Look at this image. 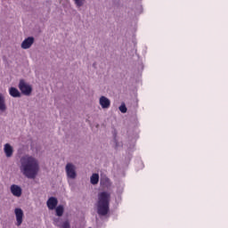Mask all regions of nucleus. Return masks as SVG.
Wrapping results in <instances>:
<instances>
[{"instance_id":"f257e3e1","label":"nucleus","mask_w":228,"mask_h":228,"mask_svg":"<svg viewBox=\"0 0 228 228\" xmlns=\"http://www.w3.org/2000/svg\"><path fill=\"white\" fill-rule=\"evenodd\" d=\"M20 170L28 179H35L40 170L38 160L33 156L25 155L20 159Z\"/></svg>"},{"instance_id":"f03ea898","label":"nucleus","mask_w":228,"mask_h":228,"mask_svg":"<svg viewBox=\"0 0 228 228\" xmlns=\"http://www.w3.org/2000/svg\"><path fill=\"white\" fill-rule=\"evenodd\" d=\"M111 200V194L108 191H102L98 193V200L95 204L96 213L100 216H108L110 213V202Z\"/></svg>"},{"instance_id":"7ed1b4c3","label":"nucleus","mask_w":228,"mask_h":228,"mask_svg":"<svg viewBox=\"0 0 228 228\" xmlns=\"http://www.w3.org/2000/svg\"><path fill=\"white\" fill-rule=\"evenodd\" d=\"M66 175L68 179H76L77 173L76 172V166L70 162L66 164L65 167Z\"/></svg>"},{"instance_id":"20e7f679","label":"nucleus","mask_w":228,"mask_h":228,"mask_svg":"<svg viewBox=\"0 0 228 228\" xmlns=\"http://www.w3.org/2000/svg\"><path fill=\"white\" fill-rule=\"evenodd\" d=\"M19 88L23 95H31V92H33V87L26 84L24 79L20 80Z\"/></svg>"},{"instance_id":"39448f33","label":"nucleus","mask_w":228,"mask_h":228,"mask_svg":"<svg viewBox=\"0 0 228 228\" xmlns=\"http://www.w3.org/2000/svg\"><path fill=\"white\" fill-rule=\"evenodd\" d=\"M14 213L16 215V225L20 227L22 225V218H24V211L21 208H15Z\"/></svg>"},{"instance_id":"423d86ee","label":"nucleus","mask_w":228,"mask_h":228,"mask_svg":"<svg viewBox=\"0 0 228 228\" xmlns=\"http://www.w3.org/2000/svg\"><path fill=\"white\" fill-rule=\"evenodd\" d=\"M35 44V37H28L21 43V49H29Z\"/></svg>"},{"instance_id":"0eeeda50","label":"nucleus","mask_w":228,"mask_h":228,"mask_svg":"<svg viewBox=\"0 0 228 228\" xmlns=\"http://www.w3.org/2000/svg\"><path fill=\"white\" fill-rule=\"evenodd\" d=\"M100 186L102 188H111V180L106 175H102L100 178Z\"/></svg>"},{"instance_id":"6e6552de","label":"nucleus","mask_w":228,"mask_h":228,"mask_svg":"<svg viewBox=\"0 0 228 228\" xmlns=\"http://www.w3.org/2000/svg\"><path fill=\"white\" fill-rule=\"evenodd\" d=\"M11 193L14 197H20L22 195V188L17 184H12L11 185Z\"/></svg>"},{"instance_id":"1a4fd4ad","label":"nucleus","mask_w":228,"mask_h":228,"mask_svg":"<svg viewBox=\"0 0 228 228\" xmlns=\"http://www.w3.org/2000/svg\"><path fill=\"white\" fill-rule=\"evenodd\" d=\"M100 105L103 110H108V108L111 106V101H110V99H108L106 96H102L100 98Z\"/></svg>"},{"instance_id":"9d476101","label":"nucleus","mask_w":228,"mask_h":228,"mask_svg":"<svg viewBox=\"0 0 228 228\" xmlns=\"http://www.w3.org/2000/svg\"><path fill=\"white\" fill-rule=\"evenodd\" d=\"M47 208L48 209H56V207L58 206V199L54 198V197H51L47 202Z\"/></svg>"},{"instance_id":"9b49d317","label":"nucleus","mask_w":228,"mask_h":228,"mask_svg":"<svg viewBox=\"0 0 228 228\" xmlns=\"http://www.w3.org/2000/svg\"><path fill=\"white\" fill-rule=\"evenodd\" d=\"M4 152L5 153L6 158H12L13 156V148L10 143L4 145Z\"/></svg>"},{"instance_id":"f8f14e48","label":"nucleus","mask_w":228,"mask_h":228,"mask_svg":"<svg viewBox=\"0 0 228 228\" xmlns=\"http://www.w3.org/2000/svg\"><path fill=\"white\" fill-rule=\"evenodd\" d=\"M6 110V102L4 100V95L3 94H0V111L2 113H4Z\"/></svg>"},{"instance_id":"ddd939ff","label":"nucleus","mask_w":228,"mask_h":228,"mask_svg":"<svg viewBox=\"0 0 228 228\" xmlns=\"http://www.w3.org/2000/svg\"><path fill=\"white\" fill-rule=\"evenodd\" d=\"M9 94L12 97H20V92H19V89L15 87H11L9 89Z\"/></svg>"},{"instance_id":"4468645a","label":"nucleus","mask_w":228,"mask_h":228,"mask_svg":"<svg viewBox=\"0 0 228 228\" xmlns=\"http://www.w3.org/2000/svg\"><path fill=\"white\" fill-rule=\"evenodd\" d=\"M90 183L91 184H94V185L99 184V174H96V173L93 174L90 178Z\"/></svg>"},{"instance_id":"2eb2a0df","label":"nucleus","mask_w":228,"mask_h":228,"mask_svg":"<svg viewBox=\"0 0 228 228\" xmlns=\"http://www.w3.org/2000/svg\"><path fill=\"white\" fill-rule=\"evenodd\" d=\"M65 211V208H63V205H59L56 208H55V212L57 216H63V212Z\"/></svg>"},{"instance_id":"dca6fc26","label":"nucleus","mask_w":228,"mask_h":228,"mask_svg":"<svg viewBox=\"0 0 228 228\" xmlns=\"http://www.w3.org/2000/svg\"><path fill=\"white\" fill-rule=\"evenodd\" d=\"M73 2L75 3L77 8H81V6L86 3V0H73Z\"/></svg>"},{"instance_id":"f3484780","label":"nucleus","mask_w":228,"mask_h":228,"mask_svg":"<svg viewBox=\"0 0 228 228\" xmlns=\"http://www.w3.org/2000/svg\"><path fill=\"white\" fill-rule=\"evenodd\" d=\"M60 228H70V222L69 220L64 221L61 225Z\"/></svg>"},{"instance_id":"a211bd4d","label":"nucleus","mask_w":228,"mask_h":228,"mask_svg":"<svg viewBox=\"0 0 228 228\" xmlns=\"http://www.w3.org/2000/svg\"><path fill=\"white\" fill-rule=\"evenodd\" d=\"M118 110L121 111V113H127V107H126V103H122Z\"/></svg>"},{"instance_id":"6ab92c4d","label":"nucleus","mask_w":228,"mask_h":228,"mask_svg":"<svg viewBox=\"0 0 228 228\" xmlns=\"http://www.w3.org/2000/svg\"><path fill=\"white\" fill-rule=\"evenodd\" d=\"M61 220V219L60 217L54 218V219H53V224H54L57 227H60V225L61 224L60 223Z\"/></svg>"},{"instance_id":"aec40b11","label":"nucleus","mask_w":228,"mask_h":228,"mask_svg":"<svg viewBox=\"0 0 228 228\" xmlns=\"http://www.w3.org/2000/svg\"><path fill=\"white\" fill-rule=\"evenodd\" d=\"M114 143H115V149H118V147H122V144L118 142L116 137L114 138Z\"/></svg>"},{"instance_id":"412c9836","label":"nucleus","mask_w":228,"mask_h":228,"mask_svg":"<svg viewBox=\"0 0 228 228\" xmlns=\"http://www.w3.org/2000/svg\"><path fill=\"white\" fill-rule=\"evenodd\" d=\"M93 67H95V63L93 64Z\"/></svg>"}]
</instances>
